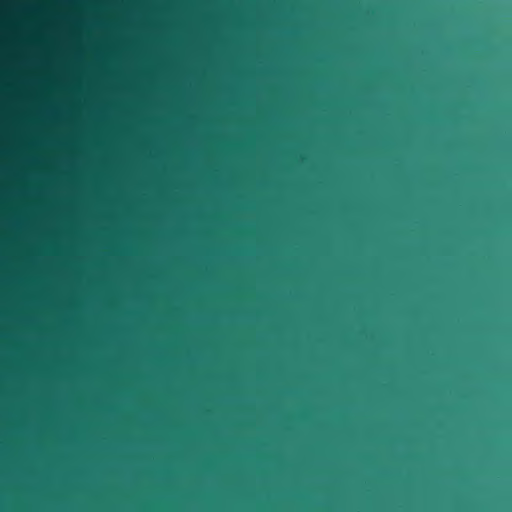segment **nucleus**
Instances as JSON below:
<instances>
[{
	"label": "nucleus",
	"mask_w": 512,
	"mask_h": 512,
	"mask_svg": "<svg viewBox=\"0 0 512 512\" xmlns=\"http://www.w3.org/2000/svg\"><path fill=\"white\" fill-rule=\"evenodd\" d=\"M148 455H342L346 460L345 492L351 499L352 455H512V450H148Z\"/></svg>",
	"instance_id": "f257e3e1"
}]
</instances>
